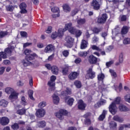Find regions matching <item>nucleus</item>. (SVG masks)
I'll return each mask as SVG.
<instances>
[{"mask_svg": "<svg viewBox=\"0 0 130 130\" xmlns=\"http://www.w3.org/2000/svg\"><path fill=\"white\" fill-rule=\"evenodd\" d=\"M48 85L51 87V91L55 90V87H54V86H55V83H54V81L50 80L48 82Z\"/></svg>", "mask_w": 130, "mask_h": 130, "instance_id": "obj_31", "label": "nucleus"}, {"mask_svg": "<svg viewBox=\"0 0 130 130\" xmlns=\"http://www.w3.org/2000/svg\"><path fill=\"white\" fill-rule=\"evenodd\" d=\"M51 11L53 13H58L57 14H53V18H57L59 17V9L57 7H53L51 8Z\"/></svg>", "mask_w": 130, "mask_h": 130, "instance_id": "obj_15", "label": "nucleus"}, {"mask_svg": "<svg viewBox=\"0 0 130 130\" xmlns=\"http://www.w3.org/2000/svg\"><path fill=\"white\" fill-rule=\"evenodd\" d=\"M22 63L24 67H28L31 64V62L29 61L28 60H23Z\"/></svg>", "mask_w": 130, "mask_h": 130, "instance_id": "obj_37", "label": "nucleus"}, {"mask_svg": "<svg viewBox=\"0 0 130 130\" xmlns=\"http://www.w3.org/2000/svg\"><path fill=\"white\" fill-rule=\"evenodd\" d=\"M107 103V102L106 100L101 99H100V101H99L94 105V107L95 108H99L100 107H101V106L105 105Z\"/></svg>", "mask_w": 130, "mask_h": 130, "instance_id": "obj_7", "label": "nucleus"}, {"mask_svg": "<svg viewBox=\"0 0 130 130\" xmlns=\"http://www.w3.org/2000/svg\"><path fill=\"white\" fill-rule=\"evenodd\" d=\"M81 62H82V59H81V58H80V57H77L74 60V62L76 64H79V63H81Z\"/></svg>", "mask_w": 130, "mask_h": 130, "instance_id": "obj_51", "label": "nucleus"}, {"mask_svg": "<svg viewBox=\"0 0 130 130\" xmlns=\"http://www.w3.org/2000/svg\"><path fill=\"white\" fill-rule=\"evenodd\" d=\"M74 41L75 39L71 36H67L65 38L64 46L67 47V48H72L74 46Z\"/></svg>", "mask_w": 130, "mask_h": 130, "instance_id": "obj_2", "label": "nucleus"}, {"mask_svg": "<svg viewBox=\"0 0 130 130\" xmlns=\"http://www.w3.org/2000/svg\"><path fill=\"white\" fill-rule=\"evenodd\" d=\"M114 62L113 61H109L107 62L106 63V68L108 69L109 68H110V67H111V65L113 64Z\"/></svg>", "mask_w": 130, "mask_h": 130, "instance_id": "obj_47", "label": "nucleus"}, {"mask_svg": "<svg viewBox=\"0 0 130 130\" xmlns=\"http://www.w3.org/2000/svg\"><path fill=\"white\" fill-rule=\"evenodd\" d=\"M24 53L26 55L29 56V54H30V53H32V51L29 49H26L24 51Z\"/></svg>", "mask_w": 130, "mask_h": 130, "instance_id": "obj_61", "label": "nucleus"}, {"mask_svg": "<svg viewBox=\"0 0 130 130\" xmlns=\"http://www.w3.org/2000/svg\"><path fill=\"white\" fill-rule=\"evenodd\" d=\"M96 76V73L93 71L92 68H89L87 71V74L86 75V79H94Z\"/></svg>", "mask_w": 130, "mask_h": 130, "instance_id": "obj_4", "label": "nucleus"}, {"mask_svg": "<svg viewBox=\"0 0 130 130\" xmlns=\"http://www.w3.org/2000/svg\"><path fill=\"white\" fill-rule=\"evenodd\" d=\"M27 59H28V60H33V59H35L37 57H38V55H37V54H36L35 53H33L29 55L28 56H27Z\"/></svg>", "mask_w": 130, "mask_h": 130, "instance_id": "obj_26", "label": "nucleus"}, {"mask_svg": "<svg viewBox=\"0 0 130 130\" xmlns=\"http://www.w3.org/2000/svg\"><path fill=\"white\" fill-rule=\"evenodd\" d=\"M52 97L54 104H56V105H57V104L59 103L60 101V99L58 95H57V94H54Z\"/></svg>", "mask_w": 130, "mask_h": 130, "instance_id": "obj_18", "label": "nucleus"}, {"mask_svg": "<svg viewBox=\"0 0 130 130\" xmlns=\"http://www.w3.org/2000/svg\"><path fill=\"white\" fill-rule=\"evenodd\" d=\"M91 7H93V9L94 10H99L100 9V4L97 0H92L91 3Z\"/></svg>", "mask_w": 130, "mask_h": 130, "instance_id": "obj_11", "label": "nucleus"}, {"mask_svg": "<svg viewBox=\"0 0 130 130\" xmlns=\"http://www.w3.org/2000/svg\"><path fill=\"white\" fill-rule=\"evenodd\" d=\"M45 106H46V102H41L38 105L39 108H42V107H45Z\"/></svg>", "mask_w": 130, "mask_h": 130, "instance_id": "obj_45", "label": "nucleus"}, {"mask_svg": "<svg viewBox=\"0 0 130 130\" xmlns=\"http://www.w3.org/2000/svg\"><path fill=\"white\" fill-rule=\"evenodd\" d=\"M73 23L71 22L67 23L65 24V27L63 28L65 31H67L68 30V31H70V29L73 28Z\"/></svg>", "mask_w": 130, "mask_h": 130, "instance_id": "obj_30", "label": "nucleus"}, {"mask_svg": "<svg viewBox=\"0 0 130 130\" xmlns=\"http://www.w3.org/2000/svg\"><path fill=\"white\" fill-rule=\"evenodd\" d=\"M8 104L9 102L6 101V100H2L0 101V106H2V107H7Z\"/></svg>", "mask_w": 130, "mask_h": 130, "instance_id": "obj_32", "label": "nucleus"}, {"mask_svg": "<svg viewBox=\"0 0 130 130\" xmlns=\"http://www.w3.org/2000/svg\"><path fill=\"white\" fill-rule=\"evenodd\" d=\"M124 100L126 102L130 103V93L126 94L124 96Z\"/></svg>", "mask_w": 130, "mask_h": 130, "instance_id": "obj_44", "label": "nucleus"}, {"mask_svg": "<svg viewBox=\"0 0 130 130\" xmlns=\"http://www.w3.org/2000/svg\"><path fill=\"white\" fill-rule=\"evenodd\" d=\"M51 32H52V27L48 26L46 30V32H47L48 34H50V33H51Z\"/></svg>", "mask_w": 130, "mask_h": 130, "instance_id": "obj_56", "label": "nucleus"}, {"mask_svg": "<svg viewBox=\"0 0 130 130\" xmlns=\"http://www.w3.org/2000/svg\"><path fill=\"white\" fill-rule=\"evenodd\" d=\"M5 92L6 94H11L14 92H15V90L11 87H6L5 89Z\"/></svg>", "mask_w": 130, "mask_h": 130, "instance_id": "obj_28", "label": "nucleus"}, {"mask_svg": "<svg viewBox=\"0 0 130 130\" xmlns=\"http://www.w3.org/2000/svg\"><path fill=\"white\" fill-rule=\"evenodd\" d=\"M76 31H77V28L74 27H72L71 28L69 29V32L71 33V34H72L73 35H75Z\"/></svg>", "mask_w": 130, "mask_h": 130, "instance_id": "obj_42", "label": "nucleus"}, {"mask_svg": "<svg viewBox=\"0 0 130 130\" xmlns=\"http://www.w3.org/2000/svg\"><path fill=\"white\" fill-rule=\"evenodd\" d=\"M123 44H129L130 43V39L129 38H125L123 41Z\"/></svg>", "mask_w": 130, "mask_h": 130, "instance_id": "obj_57", "label": "nucleus"}, {"mask_svg": "<svg viewBox=\"0 0 130 130\" xmlns=\"http://www.w3.org/2000/svg\"><path fill=\"white\" fill-rule=\"evenodd\" d=\"M74 85L77 88H80L82 87V83L81 81L79 80H76L74 82Z\"/></svg>", "mask_w": 130, "mask_h": 130, "instance_id": "obj_38", "label": "nucleus"}, {"mask_svg": "<svg viewBox=\"0 0 130 130\" xmlns=\"http://www.w3.org/2000/svg\"><path fill=\"white\" fill-rule=\"evenodd\" d=\"M0 122L3 125H7L10 122V119L6 117H3L0 120Z\"/></svg>", "mask_w": 130, "mask_h": 130, "instance_id": "obj_20", "label": "nucleus"}, {"mask_svg": "<svg viewBox=\"0 0 130 130\" xmlns=\"http://www.w3.org/2000/svg\"><path fill=\"white\" fill-rule=\"evenodd\" d=\"M63 9L64 12H70L71 11V8L68 4H64L63 6Z\"/></svg>", "mask_w": 130, "mask_h": 130, "instance_id": "obj_39", "label": "nucleus"}, {"mask_svg": "<svg viewBox=\"0 0 130 130\" xmlns=\"http://www.w3.org/2000/svg\"><path fill=\"white\" fill-rule=\"evenodd\" d=\"M11 127L14 130L18 129V128H19V124H18L17 123H15L12 125Z\"/></svg>", "mask_w": 130, "mask_h": 130, "instance_id": "obj_53", "label": "nucleus"}, {"mask_svg": "<svg viewBox=\"0 0 130 130\" xmlns=\"http://www.w3.org/2000/svg\"><path fill=\"white\" fill-rule=\"evenodd\" d=\"M119 110L121 112H127V111H129V109L124 105H120Z\"/></svg>", "mask_w": 130, "mask_h": 130, "instance_id": "obj_17", "label": "nucleus"}, {"mask_svg": "<svg viewBox=\"0 0 130 130\" xmlns=\"http://www.w3.org/2000/svg\"><path fill=\"white\" fill-rule=\"evenodd\" d=\"M62 54L65 57H68L69 54H70V52L68 50H65L62 52Z\"/></svg>", "mask_w": 130, "mask_h": 130, "instance_id": "obj_49", "label": "nucleus"}, {"mask_svg": "<svg viewBox=\"0 0 130 130\" xmlns=\"http://www.w3.org/2000/svg\"><path fill=\"white\" fill-rule=\"evenodd\" d=\"M88 61H89L90 63H91V64H94L96 63L97 61H100V59L98 58L93 55H91L88 57Z\"/></svg>", "mask_w": 130, "mask_h": 130, "instance_id": "obj_6", "label": "nucleus"}, {"mask_svg": "<svg viewBox=\"0 0 130 130\" xmlns=\"http://www.w3.org/2000/svg\"><path fill=\"white\" fill-rule=\"evenodd\" d=\"M18 95H19V93L14 91L13 92L10 94L9 99L11 101H14V100L18 99Z\"/></svg>", "mask_w": 130, "mask_h": 130, "instance_id": "obj_14", "label": "nucleus"}, {"mask_svg": "<svg viewBox=\"0 0 130 130\" xmlns=\"http://www.w3.org/2000/svg\"><path fill=\"white\" fill-rule=\"evenodd\" d=\"M78 107L80 110H84L86 108V106H87V105L84 103V101L82 100L78 101Z\"/></svg>", "mask_w": 130, "mask_h": 130, "instance_id": "obj_8", "label": "nucleus"}, {"mask_svg": "<svg viewBox=\"0 0 130 130\" xmlns=\"http://www.w3.org/2000/svg\"><path fill=\"white\" fill-rule=\"evenodd\" d=\"M80 75V73L78 72H73L70 73L68 76L69 80H75L78 78V76Z\"/></svg>", "mask_w": 130, "mask_h": 130, "instance_id": "obj_12", "label": "nucleus"}, {"mask_svg": "<svg viewBox=\"0 0 130 130\" xmlns=\"http://www.w3.org/2000/svg\"><path fill=\"white\" fill-rule=\"evenodd\" d=\"M6 9L7 11H9V12H13V10H14V7L10 5H8L6 6Z\"/></svg>", "mask_w": 130, "mask_h": 130, "instance_id": "obj_55", "label": "nucleus"}, {"mask_svg": "<svg viewBox=\"0 0 130 130\" xmlns=\"http://www.w3.org/2000/svg\"><path fill=\"white\" fill-rule=\"evenodd\" d=\"M69 72V68L68 67L63 68L62 70L63 75H68V73Z\"/></svg>", "mask_w": 130, "mask_h": 130, "instance_id": "obj_58", "label": "nucleus"}, {"mask_svg": "<svg viewBox=\"0 0 130 130\" xmlns=\"http://www.w3.org/2000/svg\"><path fill=\"white\" fill-rule=\"evenodd\" d=\"M77 24L78 26H82V25H85V24H86V19L80 18L78 19Z\"/></svg>", "mask_w": 130, "mask_h": 130, "instance_id": "obj_25", "label": "nucleus"}, {"mask_svg": "<svg viewBox=\"0 0 130 130\" xmlns=\"http://www.w3.org/2000/svg\"><path fill=\"white\" fill-rule=\"evenodd\" d=\"M20 35L22 37H27V32L26 31H21Z\"/></svg>", "mask_w": 130, "mask_h": 130, "instance_id": "obj_64", "label": "nucleus"}, {"mask_svg": "<svg viewBox=\"0 0 130 130\" xmlns=\"http://www.w3.org/2000/svg\"><path fill=\"white\" fill-rule=\"evenodd\" d=\"M45 113H46L45 110L44 109H39L36 111V115L37 117L41 118L45 115Z\"/></svg>", "mask_w": 130, "mask_h": 130, "instance_id": "obj_5", "label": "nucleus"}, {"mask_svg": "<svg viewBox=\"0 0 130 130\" xmlns=\"http://www.w3.org/2000/svg\"><path fill=\"white\" fill-rule=\"evenodd\" d=\"M37 125L39 127H45L46 125V122L44 121H40L37 122Z\"/></svg>", "mask_w": 130, "mask_h": 130, "instance_id": "obj_33", "label": "nucleus"}, {"mask_svg": "<svg viewBox=\"0 0 130 130\" xmlns=\"http://www.w3.org/2000/svg\"><path fill=\"white\" fill-rule=\"evenodd\" d=\"M107 114V111L103 110L102 114L99 116V120H103L105 118V115Z\"/></svg>", "mask_w": 130, "mask_h": 130, "instance_id": "obj_34", "label": "nucleus"}, {"mask_svg": "<svg viewBox=\"0 0 130 130\" xmlns=\"http://www.w3.org/2000/svg\"><path fill=\"white\" fill-rule=\"evenodd\" d=\"M17 114H19V115H23V114H25L26 113V110L24 109L18 110L17 111Z\"/></svg>", "mask_w": 130, "mask_h": 130, "instance_id": "obj_41", "label": "nucleus"}, {"mask_svg": "<svg viewBox=\"0 0 130 130\" xmlns=\"http://www.w3.org/2000/svg\"><path fill=\"white\" fill-rule=\"evenodd\" d=\"M82 30L79 29H76V31L75 32V34H74V35H75L76 37L78 38V37H80L81 35H82Z\"/></svg>", "mask_w": 130, "mask_h": 130, "instance_id": "obj_40", "label": "nucleus"}, {"mask_svg": "<svg viewBox=\"0 0 130 130\" xmlns=\"http://www.w3.org/2000/svg\"><path fill=\"white\" fill-rule=\"evenodd\" d=\"M109 110L110 113L114 115V102H113L109 106Z\"/></svg>", "mask_w": 130, "mask_h": 130, "instance_id": "obj_24", "label": "nucleus"}, {"mask_svg": "<svg viewBox=\"0 0 130 130\" xmlns=\"http://www.w3.org/2000/svg\"><path fill=\"white\" fill-rule=\"evenodd\" d=\"M115 90L117 92H120L121 90H122V85L121 84H120L118 88H116Z\"/></svg>", "mask_w": 130, "mask_h": 130, "instance_id": "obj_62", "label": "nucleus"}, {"mask_svg": "<svg viewBox=\"0 0 130 130\" xmlns=\"http://www.w3.org/2000/svg\"><path fill=\"white\" fill-rule=\"evenodd\" d=\"M67 114H68V111L63 109H61L58 112L55 113V116L60 120H62L64 118L63 115H67Z\"/></svg>", "mask_w": 130, "mask_h": 130, "instance_id": "obj_3", "label": "nucleus"}, {"mask_svg": "<svg viewBox=\"0 0 130 130\" xmlns=\"http://www.w3.org/2000/svg\"><path fill=\"white\" fill-rule=\"evenodd\" d=\"M114 120H116V121H118L119 122H122L123 120L122 118L119 117L118 116H115Z\"/></svg>", "mask_w": 130, "mask_h": 130, "instance_id": "obj_54", "label": "nucleus"}, {"mask_svg": "<svg viewBox=\"0 0 130 130\" xmlns=\"http://www.w3.org/2000/svg\"><path fill=\"white\" fill-rule=\"evenodd\" d=\"M119 60L120 62H123V53H120L119 55Z\"/></svg>", "mask_w": 130, "mask_h": 130, "instance_id": "obj_52", "label": "nucleus"}, {"mask_svg": "<svg viewBox=\"0 0 130 130\" xmlns=\"http://www.w3.org/2000/svg\"><path fill=\"white\" fill-rule=\"evenodd\" d=\"M65 32H66V31L63 28H59L58 29V32H57L58 37L61 38V37H62V36H63Z\"/></svg>", "mask_w": 130, "mask_h": 130, "instance_id": "obj_23", "label": "nucleus"}, {"mask_svg": "<svg viewBox=\"0 0 130 130\" xmlns=\"http://www.w3.org/2000/svg\"><path fill=\"white\" fill-rule=\"evenodd\" d=\"M88 55V52L87 51H80L78 52V55L80 57H86Z\"/></svg>", "mask_w": 130, "mask_h": 130, "instance_id": "obj_35", "label": "nucleus"}, {"mask_svg": "<svg viewBox=\"0 0 130 130\" xmlns=\"http://www.w3.org/2000/svg\"><path fill=\"white\" fill-rule=\"evenodd\" d=\"M26 7L27 5H26V4L24 3H22L20 5V8L21 10L20 13L21 14H26V13H27V10H26Z\"/></svg>", "mask_w": 130, "mask_h": 130, "instance_id": "obj_19", "label": "nucleus"}, {"mask_svg": "<svg viewBox=\"0 0 130 130\" xmlns=\"http://www.w3.org/2000/svg\"><path fill=\"white\" fill-rule=\"evenodd\" d=\"M124 127H129V128H130V124H126V125H123V126H120V128H119V130L123 129Z\"/></svg>", "mask_w": 130, "mask_h": 130, "instance_id": "obj_63", "label": "nucleus"}, {"mask_svg": "<svg viewBox=\"0 0 130 130\" xmlns=\"http://www.w3.org/2000/svg\"><path fill=\"white\" fill-rule=\"evenodd\" d=\"M75 99L73 98H70V96H66L64 99V102L66 103H67L68 105L69 106H72L74 104V102Z\"/></svg>", "mask_w": 130, "mask_h": 130, "instance_id": "obj_9", "label": "nucleus"}, {"mask_svg": "<svg viewBox=\"0 0 130 130\" xmlns=\"http://www.w3.org/2000/svg\"><path fill=\"white\" fill-rule=\"evenodd\" d=\"M120 101H121V98L120 97H117L115 99L114 104H119Z\"/></svg>", "mask_w": 130, "mask_h": 130, "instance_id": "obj_50", "label": "nucleus"}, {"mask_svg": "<svg viewBox=\"0 0 130 130\" xmlns=\"http://www.w3.org/2000/svg\"><path fill=\"white\" fill-rule=\"evenodd\" d=\"M90 115H91V114H90V113H86L84 115L83 117L85 118V124H90L91 120L89 118H88V117H89Z\"/></svg>", "mask_w": 130, "mask_h": 130, "instance_id": "obj_21", "label": "nucleus"}, {"mask_svg": "<svg viewBox=\"0 0 130 130\" xmlns=\"http://www.w3.org/2000/svg\"><path fill=\"white\" fill-rule=\"evenodd\" d=\"M129 29V28H128V27H127L126 26H123V27L121 29V34H122V35H123L124 34H126V33H127V32H128Z\"/></svg>", "mask_w": 130, "mask_h": 130, "instance_id": "obj_29", "label": "nucleus"}, {"mask_svg": "<svg viewBox=\"0 0 130 130\" xmlns=\"http://www.w3.org/2000/svg\"><path fill=\"white\" fill-rule=\"evenodd\" d=\"M107 20V15L106 14H104L102 15L101 17L98 19V22L100 24H104L106 22Z\"/></svg>", "mask_w": 130, "mask_h": 130, "instance_id": "obj_10", "label": "nucleus"}, {"mask_svg": "<svg viewBox=\"0 0 130 130\" xmlns=\"http://www.w3.org/2000/svg\"><path fill=\"white\" fill-rule=\"evenodd\" d=\"M93 31L94 33L98 34L99 32H101V28H98L97 27H95L93 28Z\"/></svg>", "mask_w": 130, "mask_h": 130, "instance_id": "obj_60", "label": "nucleus"}, {"mask_svg": "<svg viewBox=\"0 0 130 130\" xmlns=\"http://www.w3.org/2000/svg\"><path fill=\"white\" fill-rule=\"evenodd\" d=\"M51 38H52V39H55V38H57V37H58V36L57 35V32H53L52 35L51 36Z\"/></svg>", "mask_w": 130, "mask_h": 130, "instance_id": "obj_59", "label": "nucleus"}, {"mask_svg": "<svg viewBox=\"0 0 130 130\" xmlns=\"http://www.w3.org/2000/svg\"><path fill=\"white\" fill-rule=\"evenodd\" d=\"M105 78V75L103 73H100L98 75V79L99 81H103Z\"/></svg>", "mask_w": 130, "mask_h": 130, "instance_id": "obj_36", "label": "nucleus"}, {"mask_svg": "<svg viewBox=\"0 0 130 130\" xmlns=\"http://www.w3.org/2000/svg\"><path fill=\"white\" fill-rule=\"evenodd\" d=\"M54 47L52 45H47L45 49L44 52H46V53H49L51 52V51H53L54 50Z\"/></svg>", "mask_w": 130, "mask_h": 130, "instance_id": "obj_13", "label": "nucleus"}, {"mask_svg": "<svg viewBox=\"0 0 130 130\" xmlns=\"http://www.w3.org/2000/svg\"><path fill=\"white\" fill-rule=\"evenodd\" d=\"M51 72H52V74H53V75H58V72H59L58 67L56 66H52Z\"/></svg>", "mask_w": 130, "mask_h": 130, "instance_id": "obj_22", "label": "nucleus"}, {"mask_svg": "<svg viewBox=\"0 0 130 130\" xmlns=\"http://www.w3.org/2000/svg\"><path fill=\"white\" fill-rule=\"evenodd\" d=\"M72 94V89L69 87L66 88L65 91H63L61 93V96H67Z\"/></svg>", "mask_w": 130, "mask_h": 130, "instance_id": "obj_16", "label": "nucleus"}, {"mask_svg": "<svg viewBox=\"0 0 130 130\" xmlns=\"http://www.w3.org/2000/svg\"><path fill=\"white\" fill-rule=\"evenodd\" d=\"M14 49V47L11 46V47H8L5 49V52H0V61L2 60V58H7V55H10L13 50Z\"/></svg>", "mask_w": 130, "mask_h": 130, "instance_id": "obj_1", "label": "nucleus"}, {"mask_svg": "<svg viewBox=\"0 0 130 130\" xmlns=\"http://www.w3.org/2000/svg\"><path fill=\"white\" fill-rule=\"evenodd\" d=\"M87 46H88V42L83 40L81 44V49H85V48H87Z\"/></svg>", "mask_w": 130, "mask_h": 130, "instance_id": "obj_27", "label": "nucleus"}, {"mask_svg": "<svg viewBox=\"0 0 130 130\" xmlns=\"http://www.w3.org/2000/svg\"><path fill=\"white\" fill-rule=\"evenodd\" d=\"M8 35V32L7 31H0V38H3Z\"/></svg>", "mask_w": 130, "mask_h": 130, "instance_id": "obj_46", "label": "nucleus"}, {"mask_svg": "<svg viewBox=\"0 0 130 130\" xmlns=\"http://www.w3.org/2000/svg\"><path fill=\"white\" fill-rule=\"evenodd\" d=\"M91 48L92 49H93V50H96V51H101V49H100L96 45H92L91 46Z\"/></svg>", "mask_w": 130, "mask_h": 130, "instance_id": "obj_48", "label": "nucleus"}, {"mask_svg": "<svg viewBox=\"0 0 130 130\" xmlns=\"http://www.w3.org/2000/svg\"><path fill=\"white\" fill-rule=\"evenodd\" d=\"M21 100V103L22 105H23L24 106H25V105H27V101H26L25 96H22Z\"/></svg>", "mask_w": 130, "mask_h": 130, "instance_id": "obj_43", "label": "nucleus"}]
</instances>
